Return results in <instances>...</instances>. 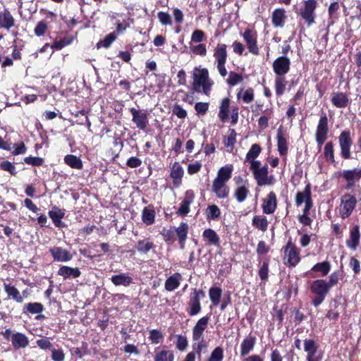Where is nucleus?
<instances>
[{
  "label": "nucleus",
  "mask_w": 361,
  "mask_h": 361,
  "mask_svg": "<svg viewBox=\"0 0 361 361\" xmlns=\"http://www.w3.org/2000/svg\"><path fill=\"white\" fill-rule=\"evenodd\" d=\"M4 290L9 297L12 298L17 302H23V297L20 295L19 290L13 286L4 283Z\"/></svg>",
  "instance_id": "nucleus-37"
},
{
  "label": "nucleus",
  "mask_w": 361,
  "mask_h": 361,
  "mask_svg": "<svg viewBox=\"0 0 361 361\" xmlns=\"http://www.w3.org/2000/svg\"><path fill=\"white\" fill-rule=\"evenodd\" d=\"M153 247V243L147 239L138 241L136 247L138 252L146 253L148 251H149Z\"/></svg>",
  "instance_id": "nucleus-54"
},
{
  "label": "nucleus",
  "mask_w": 361,
  "mask_h": 361,
  "mask_svg": "<svg viewBox=\"0 0 361 361\" xmlns=\"http://www.w3.org/2000/svg\"><path fill=\"white\" fill-rule=\"evenodd\" d=\"M244 41L246 43L247 48L249 51L253 55H258L259 47L257 44V32L247 28L243 34H241Z\"/></svg>",
  "instance_id": "nucleus-10"
},
{
  "label": "nucleus",
  "mask_w": 361,
  "mask_h": 361,
  "mask_svg": "<svg viewBox=\"0 0 361 361\" xmlns=\"http://www.w3.org/2000/svg\"><path fill=\"white\" fill-rule=\"evenodd\" d=\"M205 297L202 290L193 289L190 295L188 313L190 316L197 315L202 310L200 300Z\"/></svg>",
  "instance_id": "nucleus-6"
},
{
  "label": "nucleus",
  "mask_w": 361,
  "mask_h": 361,
  "mask_svg": "<svg viewBox=\"0 0 361 361\" xmlns=\"http://www.w3.org/2000/svg\"><path fill=\"white\" fill-rule=\"evenodd\" d=\"M54 260L57 262H65L70 261L73 256L71 252L61 247H54L49 250Z\"/></svg>",
  "instance_id": "nucleus-18"
},
{
  "label": "nucleus",
  "mask_w": 361,
  "mask_h": 361,
  "mask_svg": "<svg viewBox=\"0 0 361 361\" xmlns=\"http://www.w3.org/2000/svg\"><path fill=\"white\" fill-rule=\"evenodd\" d=\"M235 137L236 133L235 130L230 129L229 134L227 136H225L224 139V144L225 147L228 149V151L232 152L236 142Z\"/></svg>",
  "instance_id": "nucleus-45"
},
{
  "label": "nucleus",
  "mask_w": 361,
  "mask_h": 361,
  "mask_svg": "<svg viewBox=\"0 0 361 361\" xmlns=\"http://www.w3.org/2000/svg\"><path fill=\"white\" fill-rule=\"evenodd\" d=\"M256 342V338L255 336H249L246 337L242 341L240 344V355L242 357L247 355L251 350H253L255 344Z\"/></svg>",
  "instance_id": "nucleus-28"
},
{
  "label": "nucleus",
  "mask_w": 361,
  "mask_h": 361,
  "mask_svg": "<svg viewBox=\"0 0 361 361\" xmlns=\"http://www.w3.org/2000/svg\"><path fill=\"white\" fill-rule=\"evenodd\" d=\"M328 133V118L326 113L323 112L319 120L315 133L316 142L319 146H322L324 143Z\"/></svg>",
  "instance_id": "nucleus-8"
},
{
  "label": "nucleus",
  "mask_w": 361,
  "mask_h": 361,
  "mask_svg": "<svg viewBox=\"0 0 361 361\" xmlns=\"http://www.w3.org/2000/svg\"><path fill=\"white\" fill-rule=\"evenodd\" d=\"M286 18V11L283 8H276L272 13L271 21L275 27H283Z\"/></svg>",
  "instance_id": "nucleus-25"
},
{
  "label": "nucleus",
  "mask_w": 361,
  "mask_h": 361,
  "mask_svg": "<svg viewBox=\"0 0 361 361\" xmlns=\"http://www.w3.org/2000/svg\"><path fill=\"white\" fill-rule=\"evenodd\" d=\"M304 350L307 353V361H322V355L318 352V345L314 340L304 341Z\"/></svg>",
  "instance_id": "nucleus-11"
},
{
  "label": "nucleus",
  "mask_w": 361,
  "mask_h": 361,
  "mask_svg": "<svg viewBox=\"0 0 361 361\" xmlns=\"http://www.w3.org/2000/svg\"><path fill=\"white\" fill-rule=\"evenodd\" d=\"M192 89L194 92L210 94L214 81L210 78L209 71L202 66L195 67L192 71Z\"/></svg>",
  "instance_id": "nucleus-1"
},
{
  "label": "nucleus",
  "mask_w": 361,
  "mask_h": 361,
  "mask_svg": "<svg viewBox=\"0 0 361 361\" xmlns=\"http://www.w3.org/2000/svg\"><path fill=\"white\" fill-rule=\"evenodd\" d=\"M190 50L193 54L200 56H205L207 53L206 46L201 43L196 46L190 47Z\"/></svg>",
  "instance_id": "nucleus-60"
},
{
  "label": "nucleus",
  "mask_w": 361,
  "mask_h": 361,
  "mask_svg": "<svg viewBox=\"0 0 361 361\" xmlns=\"http://www.w3.org/2000/svg\"><path fill=\"white\" fill-rule=\"evenodd\" d=\"M58 274L63 276L64 279H67L71 276L73 278H77L80 276V271L78 268H72L67 266H63L59 269Z\"/></svg>",
  "instance_id": "nucleus-36"
},
{
  "label": "nucleus",
  "mask_w": 361,
  "mask_h": 361,
  "mask_svg": "<svg viewBox=\"0 0 361 361\" xmlns=\"http://www.w3.org/2000/svg\"><path fill=\"white\" fill-rule=\"evenodd\" d=\"M184 171L179 163L175 162L171 171V177L173 179V185L178 186L181 182Z\"/></svg>",
  "instance_id": "nucleus-31"
},
{
  "label": "nucleus",
  "mask_w": 361,
  "mask_h": 361,
  "mask_svg": "<svg viewBox=\"0 0 361 361\" xmlns=\"http://www.w3.org/2000/svg\"><path fill=\"white\" fill-rule=\"evenodd\" d=\"M182 276L180 273H175L169 276L165 281V289L168 291H173L176 289L180 283Z\"/></svg>",
  "instance_id": "nucleus-29"
},
{
  "label": "nucleus",
  "mask_w": 361,
  "mask_h": 361,
  "mask_svg": "<svg viewBox=\"0 0 361 361\" xmlns=\"http://www.w3.org/2000/svg\"><path fill=\"white\" fill-rule=\"evenodd\" d=\"M310 290L316 295L326 296L330 288L326 281L323 279H317L311 283Z\"/></svg>",
  "instance_id": "nucleus-20"
},
{
  "label": "nucleus",
  "mask_w": 361,
  "mask_h": 361,
  "mask_svg": "<svg viewBox=\"0 0 361 361\" xmlns=\"http://www.w3.org/2000/svg\"><path fill=\"white\" fill-rule=\"evenodd\" d=\"M205 37L204 32L201 30H195L191 35V42L195 43L202 42Z\"/></svg>",
  "instance_id": "nucleus-62"
},
{
  "label": "nucleus",
  "mask_w": 361,
  "mask_h": 361,
  "mask_svg": "<svg viewBox=\"0 0 361 361\" xmlns=\"http://www.w3.org/2000/svg\"><path fill=\"white\" fill-rule=\"evenodd\" d=\"M233 166L232 165H226L219 169L217 175L214 180L221 182L227 183L231 178Z\"/></svg>",
  "instance_id": "nucleus-27"
},
{
  "label": "nucleus",
  "mask_w": 361,
  "mask_h": 361,
  "mask_svg": "<svg viewBox=\"0 0 361 361\" xmlns=\"http://www.w3.org/2000/svg\"><path fill=\"white\" fill-rule=\"evenodd\" d=\"M311 198V190L309 185H307L302 192H299L296 194L295 203L298 207L302 203L308 201Z\"/></svg>",
  "instance_id": "nucleus-40"
},
{
  "label": "nucleus",
  "mask_w": 361,
  "mask_h": 361,
  "mask_svg": "<svg viewBox=\"0 0 361 361\" xmlns=\"http://www.w3.org/2000/svg\"><path fill=\"white\" fill-rule=\"evenodd\" d=\"M142 221L147 225H152L155 219V211L149 207H145L142 212Z\"/></svg>",
  "instance_id": "nucleus-42"
},
{
  "label": "nucleus",
  "mask_w": 361,
  "mask_h": 361,
  "mask_svg": "<svg viewBox=\"0 0 361 361\" xmlns=\"http://www.w3.org/2000/svg\"><path fill=\"white\" fill-rule=\"evenodd\" d=\"M341 176L347 181V189H350L355 181L361 178V169H354L353 170H345L341 173Z\"/></svg>",
  "instance_id": "nucleus-17"
},
{
  "label": "nucleus",
  "mask_w": 361,
  "mask_h": 361,
  "mask_svg": "<svg viewBox=\"0 0 361 361\" xmlns=\"http://www.w3.org/2000/svg\"><path fill=\"white\" fill-rule=\"evenodd\" d=\"M254 178L257 181L259 186L271 185L274 183V178L273 176L268 175V166H261V162L257 164L250 166Z\"/></svg>",
  "instance_id": "nucleus-2"
},
{
  "label": "nucleus",
  "mask_w": 361,
  "mask_h": 361,
  "mask_svg": "<svg viewBox=\"0 0 361 361\" xmlns=\"http://www.w3.org/2000/svg\"><path fill=\"white\" fill-rule=\"evenodd\" d=\"M212 191L219 199H226L228 197L230 189L226 183L214 180L212 185Z\"/></svg>",
  "instance_id": "nucleus-15"
},
{
  "label": "nucleus",
  "mask_w": 361,
  "mask_h": 361,
  "mask_svg": "<svg viewBox=\"0 0 361 361\" xmlns=\"http://www.w3.org/2000/svg\"><path fill=\"white\" fill-rule=\"evenodd\" d=\"M331 268V263L329 261H324L314 264L311 270L314 272H320L323 276H325L329 273Z\"/></svg>",
  "instance_id": "nucleus-41"
},
{
  "label": "nucleus",
  "mask_w": 361,
  "mask_h": 361,
  "mask_svg": "<svg viewBox=\"0 0 361 361\" xmlns=\"http://www.w3.org/2000/svg\"><path fill=\"white\" fill-rule=\"evenodd\" d=\"M317 0H307L300 11V16L305 20L307 26L312 25L315 22L316 15L314 11L317 6Z\"/></svg>",
  "instance_id": "nucleus-5"
},
{
  "label": "nucleus",
  "mask_w": 361,
  "mask_h": 361,
  "mask_svg": "<svg viewBox=\"0 0 361 361\" xmlns=\"http://www.w3.org/2000/svg\"><path fill=\"white\" fill-rule=\"evenodd\" d=\"M43 305L39 302H29L25 307L23 312H29L31 314H38L43 311Z\"/></svg>",
  "instance_id": "nucleus-47"
},
{
  "label": "nucleus",
  "mask_w": 361,
  "mask_h": 361,
  "mask_svg": "<svg viewBox=\"0 0 361 361\" xmlns=\"http://www.w3.org/2000/svg\"><path fill=\"white\" fill-rule=\"evenodd\" d=\"M286 85L287 81L286 80L283 76L278 75V77L276 78L275 91L276 95L280 96L283 94V92H285Z\"/></svg>",
  "instance_id": "nucleus-46"
},
{
  "label": "nucleus",
  "mask_w": 361,
  "mask_h": 361,
  "mask_svg": "<svg viewBox=\"0 0 361 361\" xmlns=\"http://www.w3.org/2000/svg\"><path fill=\"white\" fill-rule=\"evenodd\" d=\"M158 19L159 22L163 25H172V20L171 16L168 13L165 12H159L157 14Z\"/></svg>",
  "instance_id": "nucleus-61"
},
{
  "label": "nucleus",
  "mask_w": 361,
  "mask_h": 361,
  "mask_svg": "<svg viewBox=\"0 0 361 361\" xmlns=\"http://www.w3.org/2000/svg\"><path fill=\"white\" fill-rule=\"evenodd\" d=\"M264 112L266 113V115L262 116L258 120V125L262 129L268 127L269 119L273 114V110L271 109H267Z\"/></svg>",
  "instance_id": "nucleus-55"
},
{
  "label": "nucleus",
  "mask_w": 361,
  "mask_h": 361,
  "mask_svg": "<svg viewBox=\"0 0 361 361\" xmlns=\"http://www.w3.org/2000/svg\"><path fill=\"white\" fill-rule=\"evenodd\" d=\"M11 341L15 350L25 348L29 345L28 338L22 333H15L11 336Z\"/></svg>",
  "instance_id": "nucleus-21"
},
{
  "label": "nucleus",
  "mask_w": 361,
  "mask_h": 361,
  "mask_svg": "<svg viewBox=\"0 0 361 361\" xmlns=\"http://www.w3.org/2000/svg\"><path fill=\"white\" fill-rule=\"evenodd\" d=\"M262 152V148L258 144H253L246 154L245 162H248L250 166L257 164L259 161L256 160Z\"/></svg>",
  "instance_id": "nucleus-24"
},
{
  "label": "nucleus",
  "mask_w": 361,
  "mask_h": 361,
  "mask_svg": "<svg viewBox=\"0 0 361 361\" xmlns=\"http://www.w3.org/2000/svg\"><path fill=\"white\" fill-rule=\"evenodd\" d=\"M338 144L341 149V156L345 159L351 157L350 149L353 145V140L349 130L341 132L338 136Z\"/></svg>",
  "instance_id": "nucleus-7"
},
{
  "label": "nucleus",
  "mask_w": 361,
  "mask_h": 361,
  "mask_svg": "<svg viewBox=\"0 0 361 361\" xmlns=\"http://www.w3.org/2000/svg\"><path fill=\"white\" fill-rule=\"evenodd\" d=\"M209 321V316L200 318L192 329V340L195 341H203V333L207 329Z\"/></svg>",
  "instance_id": "nucleus-12"
},
{
  "label": "nucleus",
  "mask_w": 361,
  "mask_h": 361,
  "mask_svg": "<svg viewBox=\"0 0 361 361\" xmlns=\"http://www.w3.org/2000/svg\"><path fill=\"white\" fill-rule=\"evenodd\" d=\"M202 238L209 245L215 246L219 245V237L217 233L211 228L206 229L203 231Z\"/></svg>",
  "instance_id": "nucleus-34"
},
{
  "label": "nucleus",
  "mask_w": 361,
  "mask_h": 361,
  "mask_svg": "<svg viewBox=\"0 0 361 361\" xmlns=\"http://www.w3.org/2000/svg\"><path fill=\"white\" fill-rule=\"evenodd\" d=\"M47 30V23L44 21H40L36 25L34 32L37 36H42L46 32Z\"/></svg>",
  "instance_id": "nucleus-64"
},
{
  "label": "nucleus",
  "mask_w": 361,
  "mask_h": 361,
  "mask_svg": "<svg viewBox=\"0 0 361 361\" xmlns=\"http://www.w3.org/2000/svg\"><path fill=\"white\" fill-rule=\"evenodd\" d=\"M243 80V75L234 71H231L226 79V82L230 86H235Z\"/></svg>",
  "instance_id": "nucleus-48"
},
{
  "label": "nucleus",
  "mask_w": 361,
  "mask_h": 361,
  "mask_svg": "<svg viewBox=\"0 0 361 361\" xmlns=\"http://www.w3.org/2000/svg\"><path fill=\"white\" fill-rule=\"evenodd\" d=\"M188 343L186 337L181 336V335L177 336L176 348L179 350H180V351L185 350L186 349V348L188 347Z\"/></svg>",
  "instance_id": "nucleus-63"
},
{
  "label": "nucleus",
  "mask_w": 361,
  "mask_h": 361,
  "mask_svg": "<svg viewBox=\"0 0 361 361\" xmlns=\"http://www.w3.org/2000/svg\"><path fill=\"white\" fill-rule=\"evenodd\" d=\"M116 35L114 33H110L107 35L104 39L100 40L97 44V48L105 47L108 48L111 44L116 40Z\"/></svg>",
  "instance_id": "nucleus-51"
},
{
  "label": "nucleus",
  "mask_w": 361,
  "mask_h": 361,
  "mask_svg": "<svg viewBox=\"0 0 361 361\" xmlns=\"http://www.w3.org/2000/svg\"><path fill=\"white\" fill-rule=\"evenodd\" d=\"M73 38L71 37H65L63 39H61L59 40H56L51 46V49H55L60 50L65 47L67 45H69L72 43Z\"/></svg>",
  "instance_id": "nucleus-56"
},
{
  "label": "nucleus",
  "mask_w": 361,
  "mask_h": 361,
  "mask_svg": "<svg viewBox=\"0 0 361 361\" xmlns=\"http://www.w3.org/2000/svg\"><path fill=\"white\" fill-rule=\"evenodd\" d=\"M331 101L336 108H345L349 103L348 95L341 92H333L331 94Z\"/></svg>",
  "instance_id": "nucleus-22"
},
{
  "label": "nucleus",
  "mask_w": 361,
  "mask_h": 361,
  "mask_svg": "<svg viewBox=\"0 0 361 361\" xmlns=\"http://www.w3.org/2000/svg\"><path fill=\"white\" fill-rule=\"evenodd\" d=\"M252 224L263 231H265L268 226V222L266 217L262 216H254L252 219Z\"/></svg>",
  "instance_id": "nucleus-49"
},
{
  "label": "nucleus",
  "mask_w": 361,
  "mask_h": 361,
  "mask_svg": "<svg viewBox=\"0 0 361 361\" xmlns=\"http://www.w3.org/2000/svg\"><path fill=\"white\" fill-rule=\"evenodd\" d=\"M14 24L15 20L8 11L4 10L0 12V28L8 30L13 27Z\"/></svg>",
  "instance_id": "nucleus-26"
},
{
  "label": "nucleus",
  "mask_w": 361,
  "mask_h": 361,
  "mask_svg": "<svg viewBox=\"0 0 361 361\" xmlns=\"http://www.w3.org/2000/svg\"><path fill=\"white\" fill-rule=\"evenodd\" d=\"M357 204L355 197L350 193H345L341 197L338 213L343 219H347L353 213Z\"/></svg>",
  "instance_id": "nucleus-4"
},
{
  "label": "nucleus",
  "mask_w": 361,
  "mask_h": 361,
  "mask_svg": "<svg viewBox=\"0 0 361 361\" xmlns=\"http://www.w3.org/2000/svg\"><path fill=\"white\" fill-rule=\"evenodd\" d=\"M49 215L56 227L61 228L64 226V224L61 221L65 215L63 210L58 207H54L52 210L49 211Z\"/></svg>",
  "instance_id": "nucleus-30"
},
{
  "label": "nucleus",
  "mask_w": 361,
  "mask_h": 361,
  "mask_svg": "<svg viewBox=\"0 0 361 361\" xmlns=\"http://www.w3.org/2000/svg\"><path fill=\"white\" fill-rule=\"evenodd\" d=\"M111 281L116 286H123L127 287L132 283L133 279L129 276V274L123 273L112 276Z\"/></svg>",
  "instance_id": "nucleus-32"
},
{
  "label": "nucleus",
  "mask_w": 361,
  "mask_h": 361,
  "mask_svg": "<svg viewBox=\"0 0 361 361\" xmlns=\"http://www.w3.org/2000/svg\"><path fill=\"white\" fill-rule=\"evenodd\" d=\"M284 264L295 267L300 261L299 250L289 241L284 248Z\"/></svg>",
  "instance_id": "nucleus-9"
},
{
  "label": "nucleus",
  "mask_w": 361,
  "mask_h": 361,
  "mask_svg": "<svg viewBox=\"0 0 361 361\" xmlns=\"http://www.w3.org/2000/svg\"><path fill=\"white\" fill-rule=\"evenodd\" d=\"M130 113L133 116L132 121L136 126L140 130H145L148 124L147 114L135 108L130 109Z\"/></svg>",
  "instance_id": "nucleus-14"
},
{
  "label": "nucleus",
  "mask_w": 361,
  "mask_h": 361,
  "mask_svg": "<svg viewBox=\"0 0 361 361\" xmlns=\"http://www.w3.org/2000/svg\"><path fill=\"white\" fill-rule=\"evenodd\" d=\"M176 232L181 244V247L183 248L184 243L188 235V225L186 223H181L176 228Z\"/></svg>",
  "instance_id": "nucleus-43"
},
{
  "label": "nucleus",
  "mask_w": 361,
  "mask_h": 361,
  "mask_svg": "<svg viewBox=\"0 0 361 361\" xmlns=\"http://www.w3.org/2000/svg\"><path fill=\"white\" fill-rule=\"evenodd\" d=\"M290 65V61L288 58L280 56L274 61L273 70L277 75L283 76L288 73Z\"/></svg>",
  "instance_id": "nucleus-13"
},
{
  "label": "nucleus",
  "mask_w": 361,
  "mask_h": 361,
  "mask_svg": "<svg viewBox=\"0 0 361 361\" xmlns=\"http://www.w3.org/2000/svg\"><path fill=\"white\" fill-rule=\"evenodd\" d=\"M209 298L214 305H217L221 299V290L219 288H212L209 291Z\"/></svg>",
  "instance_id": "nucleus-50"
},
{
  "label": "nucleus",
  "mask_w": 361,
  "mask_h": 361,
  "mask_svg": "<svg viewBox=\"0 0 361 361\" xmlns=\"http://www.w3.org/2000/svg\"><path fill=\"white\" fill-rule=\"evenodd\" d=\"M216 63L217 70L222 77H226L228 74L225 64L227 60V46L225 44L219 43L214 49L213 54Z\"/></svg>",
  "instance_id": "nucleus-3"
},
{
  "label": "nucleus",
  "mask_w": 361,
  "mask_h": 361,
  "mask_svg": "<svg viewBox=\"0 0 361 361\" xmlns=\"http://www.w3.org/2000/svg\"><path fill=\"white\" fill-rule=\"evenodd\" d=\"M276 207V195L274 192H270L263 200V212L267 214H273L275 212Z\"/></svg>",
  "instance_id": "nucleus-16"
},
{
  "label": "nucleus",
  "mask_w": 361,
  "mask_h": 361,
  "mask_svg": "<svg viewBox=\"0 0 361 361\" xmlns=\"http://www.w3.org/2000/svg\"><path fill=\"white\" fill-rule=\"evenodd\" d=\"M249 192V185H242L235 188L233 196L238 202H243L246 200Z\"/></svg>",
  "instance_id": "nucleus-39"
},
{
  "label": "nucleus",
  "mask_w": 361,
  "mask_h": 361,
  "mask_svg": "<svg viewBox=\"0 0 361 361\" xmlns=\"http://www.w3.org/2000/svg\"><path fill=\"white\" fill-rule=\"evenodd\" d=\"M236 97L238 99H241L243 103L250 104L254 101V90L251 87H248L245 90L240 89L238 92Z\"/></svg>",
  "instance_id": "nucleus-33"
},
{
  "label": "nucleus",
  "mask_w": 361,
  "mask_h": 361,
  "mask_svg": "<svg viewBox=\"0 0 361 361\" xmlns=\"http://www.w3.org/2000/svg\"><path fill=\"white\" fill-rule=\"evenodd\" d=\"M64 162L70 167L75 169H82L83 166L82 160L73 154L65 156Z\"/></svg>",
  "instance_id": "nucleus-38"
},
{
  "label": "nucleus",
  "mask_w": 361,
  "mask_h": 361,
  "mask_svg": "<svg viewBox=\"0 0 361 361\" xmlns=\"http://www.w3.org/2000/svg\"><path fill=\"white\" fill-rule=\"evenodd\" d=\"M360 228L357 225L354 226L350 231L349 239L346 241L347 246L355 250L360 243Z\"/></svg>",
  "instance_id": "nucleus-23"
},
{
  "label": "nucleus",
  "mask_w": 361,
  "mask_h": 361,
  "mask_svg": "<svg viewBox=\"0 0 361 361\" xmlns=\"http://www.w3.org/2000/svg\"><path fill=\"white\" fill-rule=\"evenodd\" d=\"M188 192H187V197L181 202L180 206L178 209V214L182 216H185L190 212V204L192 202L190 197H188Z\"/></svg>",
  "instance_id": "nucleus-53"
},
{
  "label": "nucleus",
  "mask_w": 361,
  "mask_h": 361,
  "mask_svg": "<svg viewBox=\"0 0 361 361\" xmlns=\"http://www.w3.org/2000/svg\"><path fill=\"white\" fill-rule=\"evenodd\" d=\"M324 154L326 161L332 163L335 161L334 145L332 142H329L326 144L324 147Z\"/></svg>",
  "instance_id": "nucleus-52"
},
{
  "label": "nucleus",
  "mask_w": 361,
  "mask_h": 361,
  "mask_svg": "<svg viewBox=\"0 0 361 361\" xmlns=\"http://www.w3.org/2000/svg\"><path fill=\"white\" fill-rule=\"evenodd\" d=\"M174 354L172 350H162L156 353L154 361H173Z\"/></svg>",
  "instance_id": "nucleus-44"
},
{
  "label": "nucleus",
  "mask_w": 361,
  "mask_h": 361,
  "mask_svg": "<svg viewBox=\"0 0 361 361\" xmlns=\"http://www.w3.org/2000/svg\"><path fill=\"white\" fill-rule=\"evenodd\" d=\"M163 338V334L158 330L152 329L149 331V338L154 344L159 343L162 341Z\"/></svg>",
  "instance_id": "nucleus-59"
},
{
  "label": "nucleus",
  "mask_w": 361,
  "mask_h": 361,
  "mask_svg": "<svg viewBox=\"0 0 361 361\" xmlns=\"http://www.w3.org/2000/svg\"><path fill=\"white\" fill-rule=\"evenodd\" d=\"M220 214L219 208L215 204L210 205L207 209V219H215L220 216Z\"/></svg>",
  "instance_id": "nucleus-57"
},
{
  "label": "nucleus",
  "mask_w": 361,
  "mask_h": 361,
  "mask_svg": "<svg viewBox=\"0 0 361 361\" xmlns=\"http://www.w3.org/2000/svg\"><path fill=\"white\" fill-rule=\"evenodd\" d=\"M286 137V131L282 126H280L277 130L276 140L278 151L281 155H286L288 152Z\"/></svg>",
  "instance_id": "nucleus-19"
},
{
  "label": "nucleus",
  "mask_w": 361,
  "mask_h": 361,
  "mask_svg": "<svg viewBox=\"0 0 361 361\" xmlns=\"http://www.w3.org/2000/svg\"><path fill=\"white\" fill-rule=\"evenodd\" d=\"M224 359L223 349L220 347H216L211 353L208 361H222Z\"/></svg>",
  "instance_id": "nucleus-58"
},
{
  "label": "nucleus",
  "mask_w": 361,
  "mask_h": 361,
  "mask_svg": "<svg viewBox=\"0 0 361 361\" xmlns=\"http://www.w3.org/2000/svg\"><path fill=\"white\" fill-rule=\"evenodd\" d=\"M229 107L230 99L228 97L224 98L221 100L219 112V117L223 123L226 122L228 118Z\"/></svg>",
  "instance_id": "nucleus-35"
}]
</instances>
